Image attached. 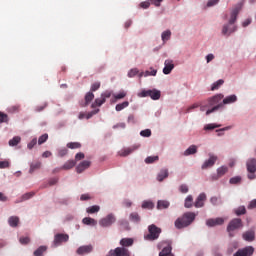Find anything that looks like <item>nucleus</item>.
I'll list each match as a JSON object with an SVG mask.
<instances>
[{"instance_id":"cd10ccee","label":"nucleus","mask_w":256,"mask_h":256,"mask_svg":"<svg viewBox=\"0 0 256 256\" xmlns=\"http://www.w3.org/2000/svg\"><path fill=\"white\" fill-rule=\"evenodd\" d=\"M82 223L84 225H90L91 227H95V225H97V220L91 217H85L83 218Z\"/></svg>"},{"instance_id":"09e8293b","label":"nucleus","mask_w":256,"mask_h":256,"mask_svg":"<svg viewBox=\"0 0 256 256\" xmlns=\"http://www.w3.org/2000/svg\"><path fill=\"white\" fill-rule=\"evenodd\" d=\"M230 129H233V126H226L224 128L216 130V133H218V137H222V135H225L223 131H229Z\"/></svg>"},{"instance_id":"0e129e2a","label":"nucleus","mask_w":256,"mask_h":256,"mask_svg":"<svg viewBox=\"0 0 256 256\" xmlns=\"http://www.w3.org/2000/svg\"><path fill=\"white\" fill-rule=\"evenodd\" d=\"M119 224L121 225V227H123V229H129V222L127 220H121Z\"/></svg>"},{"instance_id":"c9c22d12","label":"nucleus","mask_w":256,"mask_h":256,"mask_svg":"<svg viewBox=\"0 0 256 256\" xmlns=\"http://www.w3.org/2000/svg\"><path fill=\"white\" fill-rule=\"evenodd\" d=\"M184 207H186V209H191V207H193V196L192 195H188L186 197Z\"/></svg>"},{"instance_id":"f03ea898","label":"nucleus","mask_w":256,"mask_h":256,"mask_svg":"<svg viewBox=\"0 0 256 256\" xmlns=\"http://www.w3.org/2000/svg\"><path fill=\"white\" fill-rule=\"evenodd\" d=\"M237 101V96L235 94L227 96L223 99L221 103L218 105L212 107L211 109H208L206 111V115H211V113H215V111H219V109H222L223 105H230V103H235Z\"/></svg>"},{"instance_id":"8fccbe9b","label":"nucleus","mask_w":256,"mask_h":256,"mask_svg":"<svg viewBox=\"0 0 256 256\" xmlns=\"http://www.w3.org/2000/svg\"><path fill=\"white\" fill-rule=\"evenodd\" d=\"M155 207V204H153L151 201H144L142 203V209H153Z\"/></svg>"},{"instance_id":"b1692460","label":"nucleus","mask_w":256,"mask_h":256,"mask_svg":"<svg viewBox=\"0 0 256 256\" xmlns=\"http://www.w3.org/2000/svg\"><path fill=\"white\" fill-rule=\"evenodd\" d=\"M134 240L133 238H122L120 240L121 247L127 249V247H133Z\"/></svg>"},{"instance_id":"a18cd8bd","label":"nucleus","mask_w":256,"mask_h":256,"mask_svg":"<svg viewBox=\"0 0 256 256\" xmlns=\"http://www.w3.org/2000/svg\"><path fill=\"white\" fill-rule=\"evenodd\" d=\"M155 161H159V156H148L145 159V163H147V165H151V163H155Z\"/></svg>"},{"instance_id":"a211bd4d","label":"nucleus","mask_w":256,"mask_h":256,"mask_svg":"<svg viewBox=\"0 0 256 256\" xmlns=\"http://www.w3.org/2000/svg\"><path fill=\"white\" fill-rule=\"evenodd\" d=\"M165 67L163 68L164 75H169L173 69H175V65L173 64V61L166 60L164 62Z\"/></svg>"},{"instance_id":"423d86ee","label":"nucleus","mask_w":256,"mask_h":256,"mask_svg":"<svg viewBox=\"0 0 256 256\" xmlns=\"http://www.w3.org/2000/svg\"><path fill=\"white\" fill-rule=\"evenodd\" d=\"M139 97H151L153 101H157L161 99V91L153 89V90H143Z\"/></svg>"},{"instance_id":"79ce46f5","label":"nucleus","mask_w":256,"mask_h":256,"mask_svg":"<svg viewBox=\"0 0 256 256\" xmlns=\"http://www.w3.org/2000/svg\"><path fill=\"white\" fill-rule=\"evenodd\" d=\"M210 203H212V205H222L223 200H221V197L213 196L210 198Z\"/></svg>"},{"instance_id":"2f4dec72","label":"nucleus","mask_w":256,"mask_h":256,"mask_svg":"<svg viewBox=\"0 0 256 256\" xmlns=\"http://www.w3.org/2000/svg\"><path fill=\"white\" fill-rule=\"evenodd\" d=\"M8 224L10 225V227H17V225H19V217L11 216L8 219Z\"/></svg>"},{"instance_id":"f3484780","label":"nucleus","mask_w":256,"mask_h":256,"mask_svg":"<svg viewBox=\"0 0 256 256\" xmlns=\"http://www.w3.org/2000/svg\"><path fill=\"white\" fill-rule=\"evenodd\" d=\"M91 167V161L89 160H84L82 161L77 167H76V172L77 173H83L86 169H89Z\"/></svg>"},{"instance_id":"338daca9","label":"nucleus","mask_w":256,"mask_h":256,"mask_svg":"<svg viewBox=\"0 0 256 256\" xmlns=\"http://www.w3.org/2000/svg\"><path fill=\"white\" fill-rule=\"evenodd\" d=\"M9 168V161H0V169Z\"/></svg>"},{"instance_id":"473e14b6","label":"nucleus","mask_w":256,"mask_h":256,"mask_svg":"<svg viewBox=\"0 0 256 256\" xmlns=\"http://www.w3.org/2000/svg\"><path fill=\"white\" fill-rule=\"evenodd\" d=\"M101 211V207L99 205L90 206L86 209V212L90 215H93L94 213H99Z\"/></svg>"},{"instance_id":"bb28decb","label":"nucleus","mask_w":256,"mask_h":256,"mask_svg":"<svg viewBox=\"0 0 256 256\" xmlns=\"http://www.w3.org/2000/svg\"><path fill=\"white\" fill-rule=\"evenodd\" d=\"M167 177H169V170L167 169H162L158 175H157V181H163L165 179H167Z\"/></svg>"},{"instance_id":"f704fd0d","label":"nucleus","mask_w":256,"mask_h":256,"mask_svg":"<svg viewBox=\"0 0 256 256\" xmlns=\"http://www.w3.org/2000/svg\"><path fill=\"white\" fill-rule=\"evenodd\" d=\"M234 213L237 215V217L245 215L247 213V208H245V206H239L238 208L234 209Z\"/></svg>"},{"instance_id":"774afa93","label":"nucleus","mask_w":256,"mask_h":256,"mask_svg":"<svg viewBox=\"0 0 256 256\" xmlns=\"http://www.w3.org/2000/svg\"><path fill=\"white\" fill-rule=\"evenodd\" d=\"M248 209H256V199L250 201V203L248 204Z\"/></svg>"},{"instance_id":"5fc2aeb1","label":"nucleus","mask_w":256,"mask_h":256,"mask_svg":"<svg viewBox=\"0 0 256 256\" xmlns=\"http://www.w3.org/2000/svg\"><path fill=\"white\" fill-rule=\"evenodd\" d=\"M49 139V134H43L42 136L39 137L38 139V144L43 145Z\"/></svg>"},{"instance_id":"a878e982","label":"nucleus","mask_w":256,"mask_h":256,"mask_svg":"<svg viewBox=\"0 0 256 256\" xmlns=\"http://www.w3.org/2000/svg\"><path fill=\"white\" fill-rule=\"evenodd\" d=\"M136 149H137V147H135V146L122 149L119 152V155H120V157H127V155H131V153H133V151H135Z\"/></svg>"},{"instance_id":"39448f33","label":"nucleus","mask_w":256,"mask_h":256,"mask_svg":"<svg viewBox=\"0 0 256 256\" xmlns=\"http://www.w3.org/2000/svg\"><path fill=\"white\" fill-rule=\"evenodd\" d=\"M246 169L248 171V179L250 181H253V179H256V159L255 158H250L246 162Z\"/></svg>"},{"instance_id":"4c0bfd02","label":"nucleus","mask_w":256,"mask_h":256,"mask_svg":"<svg viewBox=\"0 0 256 256\" xmlns=\"http://www.w3.org/2000/svg\"><path fill=\"white\" fill-rule=\"evenodd\" d=\"M163 43H167L171 39V30H166L161 35Z\"/></svg>"},{"instance_id":"4d7b16f0","label":"nucleus","mask_w":256,"mask_h":256,"mask_svg":"<svg viewBox=\"0 0 256 256\" xmlns=\"http://www.w3.org/2000/svg\"><path fill=\"white\" fill-rule=\"evenodd\" d=\"M136 75H139V69L137 68H132L129 72H128V77L133 78Z\"/></svg>"},{"instance_id":"412c9836","label":"nucleus","mask_w":256,"mask_h":256,"mask_svg":"<svg viewBox=\"0 0 256 256\" xmlns=\"http://www.w3.org/2000/svg\"><path fill=\"white\" fill-rule=\"evenodd\" d=\"M242 237L244 241H248L251 243L252 241H255V231L253 230L246 231L242 234Z\"/></svg>"},{"instance_id":"9b49d317","label":"nucleus","mask_w":256,"mask_h":256,"mask_svg":"<svg viewBox=\"0 0 256 256\" xmlns=\"http://www.w3.org/2000/svg\"><path fill=\"white\" fill-rule=\"evenodd\" d=\"M117 219L115 218V215L108 214L106 217L102 218L99 221L100 227H111L113 223H115Z\"/></svg>"},{"instance_id":"49530a36","label":"nucleus","mask_w":256,"mask_h":256,"mask_svg":"<svg viewBox=\"0 0 256 256\" xmlns=\"http://www.w3.org/2000/svg\"><path fill=\"white\" fill-rule=\"evenodd\" d=\"M68 149H81V143L79 142H69L67 144Z\"/></svg>"},{"instance_id":"c03bdc74","label":"nucleus","mask_w":256,"mask_h":256,"mask_svg":"<svg viewBox=\"0 0 256 256\" xmlns=\"http://www.w3.org/2000/svg\"><path fill=\"white\" fill-rule=\"evenodd\" d=\"M130 221H133L134 223H139L141 221V217L137 212H133L130 214Z\"/></svg>"},{"instance_id":"3c124183","label":"nucleus","mask_w":256,"mask_h":256,"mask_svg":"<svg viewBox=\"0 0 256 256\" xmlns=\"http://www.w3.org/2000/svg\"><path fill=\"white\" fill-rule=\"evenodd\" d=\"M0 123H9V116L3 112H0Z\"/></svg>"},{"instance_id":"e433bc0d","label":"nucleus","mask_w":256,"mask_h":256,"mask_svg":"<svg viewBox=\"0 0 256 256\" xmlns=\"http://www.w3.org/2000/svg\"><path fill=\"white\" fill-rule=\"evenodd\" d=\"M35 195V192H28L24 195H22L20 200H17L16 203H21L23 201H27L28 199H31Z\"/></svg>"},{"instance_id":"6e6552de","label":"nucleus","mask_w":256,"mask_h":256,"mask_svg":"<svg viewBox=\"0 0 256 256\" xmlns=\"http://www.w3.org/2000/svg\"><path fill=\"white\" fill-rule=\"evenodd\" d=\"M112 95L113 92L106 90L104 93L101 94L100 98L95 99L94 103L92 104V107H101V105H103V103H105V101H107V99H109Z\"/></svg>"},{"instance_id":"e2e57ef3","label":"nucleus","mask_w":256,"mask_h":256,"mask_svg":"<svg viewBox=\"0 0 256 256\" xmlns=\"http://www.w3.org/2000/svg\"><path fill=\"white\" fill-rule=\"evenodd\" d=\"M37 145V138H34L31 140V142L28 143L27 148L28 149H33Z\"/></svg>"},{"instance_id":"393cba45","label":"nucleus","mask_w":256,"mask_h":256,"mask_svg":"<svg viewBox=\"0 0 256 256\" xmlns=\"http://www.w3.org/2000/svg\"><path fill=\"white\" fill-rule=\"evenodd\" d=\"M93 99H95V94H93V92L86 93L85 102L80 104L81 107H87V105H89Z\"/></svg>"},{"instance_id":"37998d69","label":"nucleus","mask_w":256,"mask_h":256,"mask_svg":"<svg viewBox=\"0 0 256 256\" xmlns=\"http://www.w3.org/2000/svg\"><path fill=\"white\" fill-rule=\"evenodd\" d=\"M37 169H41V162H34L30 165L29 173H33L37 171Z\"/></svg>"},{"instance_id":"7ed1b4c3","label":"nucleus","mask_w":256,"mask_h":256,"mask_svg":"<svg viewBox=\"0 0 256 256\" xmlns=\"http://www.w3.org/2000/svg\"><path fill=\"white\" fill-rule=\"evenodd\" d=\"M157 249L160 251L159 256H175V254H173L172 252L173 247L171 246V242L169 241H162L158 243Z\"/></svg>"},{"instance_id":"72a5a7b5","label":"nucleus","mask_w":256,"mask_h":256,"mask_svg":"<svg viewBox=\"0 0 256 256\" xmlns=\"http://www.w3.org/2000/svg\"><path fill=\"white\" fill-rule=\"evenodd\" d=\"M21 143V136H15L11 140H9L10 147H17Z\"/></svg>"},{"instance_id":"a19ab883","label":"nucleus","mask_w":256,"mask_h":256,"mask_svg":"<svg viewBox=\"0 0 256 256\" xmlns=\"http://www.w3.org/2000/svg\"><path fill=\"white\" fill-rule=\"evenodd\" d=\"M223 83H225V81L223 79H220V80L214 82L212 84L211 91H217V89H219V87H221V85H223Z\"/></svg>"},{"instance_id":"2eb2a0df","label":"nucleus","mask_w":256,"mask_h":256,"mask_svg":"<svg viewBox=\"0 0 256 256\" xmlns=\"http://www.w3.org/2000/svg\"><path fill=\"white\" fill-rule=\"evenodd\" d=\"M225 219L223 218H210L206 221L207 227H217V225H223Z\"/></svg>"},{"instance_id":"de8ad7c7","label":"nucleus","mask_w":256,"mask_h":256,"mask_svg":"<svg viewBox=\"0 0 256 256\" xmlns=\"http://www.w3.org/2000/svg\"><path fill=\"white\" fill-rule=\"evenodd\" d=\"M19 109H21V106L16 104V105H13V106H9L8 107V113H17L19 112Z\"/></svg>"},{"instance_id":"1a4fd4ad","label":"nucleus","mask_w":256,"mask_h":256,"mask_svg":"<svg viewBox=\"0 0 256 256\" xmlns=\"http://www.w3.org/2000/svg\"><path fill=\"white\" fill-rule=\"evenodd\" d=\"M241 227H243V220H241V218H234L229 222L227 231L228 233H232V231H237V229H241Z\"/></svg>"},{"instance_id":"5701e85b","label":"nucleus","mask_w":256,"mask_h":256,"mask_svg":"<svg viewBox=\"0 0 256 256\" xmlns=\"http://www.w3.org/2000/svg\"><path fill=\"white\" fill-rule=\"evenodd\" d=\"M235 31H237V26L229 28V25L226 24L222 28V35H224L225 37H229V35H231V33H235Z\"/></svg>"},{"instance_id":"bf43d9fd","label":"nucleus","mask_w":256,"mask_h":256,"mask_svg":"<svg viewBox=\"0 0 256 256\" xmlns=\"http://www.w3.org/2000/svg\"><path fill=\"white\" fill-rule=\"evenodd\" d=\"M179 191L180 193H189V187L187 186V184H182L179 187Z\"/></svg>"},{"instance_id":"7c9ffc66","label":"nucleus","mask_w":256,"mask_h":256,"mask_svg":"<svg viewBox=\"0 0 256 256\" xmlns=\"http://www.w3.org/2000/svg\"><path fill=\"white\" fill-rule=\"evenodd\" d=\"M195 153H197V146L191 145L188 149L185 150L184 155L187 157L189 155H195Z\"/></svg>"},{"instance_id":"4be33fe9","label":"nucleus","mask_w":256,"mask_h":256,"mask_svg":"<svg viewBox=\"0 0 256 256\" xmlns=\"http://www.w3.org/2000/svg\"><path fill=\"white\" fill-rule=\"evenodd\" d=\"M228 171L229 168H227V166H221L220 168L217 169V176L212 177L213 181H217V179L223 177V175H225Z\"/></svg>"},{"instance_id":"20e7f679","label":"nucleus","mask_w":256,"mask_h":256,"mask_svg":"<svg viewBox=\"0 0 256 256\" xmlns=\"http://www.w3.org/2000/svg\"><path fill=\"white\" fill-rule=\"evenodd\" d=\"M148 231L149 233L144 236L146 241H156V239H159V236L161 235V228L152 224L148 227Z\"/></svg>"},{"instance_id":"4468645a","label":"nucleus","mask_w":256,"mask_h":256,"mask_svg":"<svg viewBox=\"0 0 256 256\" xmlns=\"http://www.w3.org/2000/svg\"><path fill=\"white\" fill-rule=\"evenodd\" d=\"M215 163H217V156L210 155L209 159L202 164L201 169H211Z\"/></svg>"},{"instance_id":"6ab92c4d","label":"nucleus","mask_w":256,"mask_h":256,"mask_svg":"<svg viewBox=\"0 0 256 256\" xmlns=\"http://www.w3.org/2000/svg\"><path fill=\"white\" fill-rule=\"evenodd\" d=\"M93 251V245L80 246L76 253L77 255H86L87 253H91Z\"/></svg>"},{"instance_id":"58836bf2","label":"nucleus","mask_w":256,"mask_h":256,"mask_svg":"<svg viewBox=\"0 0 256 256\" xmlns=\"http://www.w3.org/2000/svg\"><path fill=\"white\" fill-rule=\"evenodd\" d=\"M241 181H242L241 176H235V177L230 178L229 184L230 185H240Z\"/></svg>"},{"instance_id":"13d9d810","label":"nucleus","mask_w":256,"mask_h":256,"mask_svg":"<svg viewBox=\"0 0 256 256\" xmlns=\"http://www.w3.org/2000/svg\"><path fill=\"white\" fill-rule=\"evenodd\" d=\"M141 137H151V129H145L140 132Z\"/></svg>"},{"instance_id":"864d4df0","label":"nucleus","mask_w":256,"mask_h":256,"mask_svg":"<svg viewBox=\"0 0 256 256\" xmlns=\"http://www.w3.org/2000/svg\"><path fill=\"white\" fill-rule=\"evenodd\" d=\"M125 97H127V93L125 91H122L118 94H114V99L116 101H119V99H125Z\"/></svg>"},{"instance_id":"f8f14e48","label":"nucleus","mask_w":256,"mask_h":256,"mask_svg":"<svg viewBox=\"0 0 256 256\" xmlns=\"http://www.w3.org/2000/svg\"><path fill=\"white\" fill-rule=\"evenodd\" d=\"M255 253V248L253 246H246L242 249H238L233 256H252Z\"/></svg>"},{"instance_id":"c756f323","label":"nucleus","mask_w":256,"mask_h":256,"mask_svg":"<svg viewBox=\"0 0 256 256\" xmlns=\"http://www.w3.org/2000/svg\"><path fill=\"white\" fill-rule=\"evenodd\" d=\"M169 201L167 200H159L157 202V209H169Z\"/></svg>"},{"instance_id":"052dcab7","label":"nucleus","mask_w":256,"mask_h":256,"mask_svg":"<svg viewBox=\"0 0 256 256\" xmlns=\"http://www.w3.org/2000/svg\"><path fill=\"white\" fill-rule=\"evenodd\" d=\"M101 87V82H95L91 85V91L95 92L98 91V89Z\"/></svg>"},{"instance_id":"ddd939ff","label":"nucleus","mask_w":256,"mask_h":256,"mask_svg":"<svg viewBox=\"0 0 256 256\" xmlns=\"http://www.w3.org/2000/svg\"><path fill=\"white\" fill-rule=\"evenodd\" d=\"M223 94H216L215 96L208 99V107H217L219 103H222Z\"/></svg>"},{"instance_id":"6e6d98bb","label":"nucleus","mask_w":256,"mask_h":256,"mask_svg":"<svg viewBox=\"0 0 256 256\" xmlns=\"http://www.w3.org/2000/svg\"><path fill=\"white\" fill-rule=\"evenodd\" d=\"M19 243H21V245H29V243H31V238H29V237H20Z\"/></svg>"},{"instance_id":"dca6fc26","label":"nucleus","mask_w":256,"mask_h":256,"mask_svg":"<svg viewBox=\"0 0 256 256\" xmlns=\"http://www.w3.org/2000/svg\"><path fill=\"white\" fill-rule=\"evenodd\" d=\"M207 200V195L205 193H201L195 203H194V206L196 207V209H199L201 207H203L205 205V201Z\"/></svg>"},{"instance_id":"69168bd1","label":"nucleus","mask_w":256,"mask_h":256,"mask_svg":"<svg viewBox=\"0 0 256 256\" xmlns=\"http://www.w3.org/2000/svg\"><path fill=\"white\" fill-rule=\"evenodd\" d=\"M81 159H85V154L83 152H79L75 155L76 161H81Z\"/></svg>"},{"instance_id":"9d476101","label":"nucleus","mask_w":256,"mask_h":256,"mask_svg":"<svg viewBox=\"0 0 256 256\" xmlns=\"http://www.w3.org/2000/svg\"><path fill=\"white\" fill-rule=\"evenodd\" d=\"M69 241V234L58 233L54 236L53 246L59 247L62 243Z\"/></svg>"},{"instance_id":"f257e3e1","label":"nucleus","mask_w":256,"mask_h":256,"mask_svg":"<svg viewBox=\"0 0 256 256\" xmlns=\"http://www.w3.org/2000/svg\"><path fill=\"white\" fill-rule=\"evenodd\" d=\"M195 215L194 212H186L181 217L176 219L175 221V227L176 229H185V227H189L193 221H195Z\"/></svg>"},{"instance_id":"603ef678","label":"nucleus","mask_w":256,"mask_h":256,"mask_svg":"<svg viewBox=\"0 0 256 256\" xmlns=\"http://www.w3.org/2000/svg\"><path fill=\"white\" fill-rule=\"evenodd\" d=\"M218 127H221V124H208L204 127L205 131H211L213 129H218Z\"/></svg>"},{"instance_id":"aec40b11","label":"nucleus","mask_w":256,"mask_h":256,"mask_svg":"<svg viewBox=\"0 0 256 256\" xmlns=\"http://www.w3.org/2000/svg\"><path fill=\"white\" fill-rule=\"evenodd\" d=\"M241 11V8L236 7L231 11V16L229 19V25L235 24V21H237V17L239 15V12Z\"/></svg>"},{"instance_id":"c85d7f7f","label":"nucleus","mask_w":256,"mask_h":256,"mask_svg":"<svg viewBox=\"0 0 256 256\" xmlns=\"http://www.w3.org/2000/svg\"><path fill=\"white\" fill-rule=\"evenodd\" d=\"M75 165H77V162H75V160H68L67 162H65V164L62 166V169L64 171H69V169H73V167H75Z\"/></svg>"},{"instance_id":"680f3d73","label":"nucleus","mask_w":256,"mask_h":256,"mask_svg":"<svg viewBox=\"0 0 256 256\" xmlns=\"http://www.w3.org/2000/svg\"><path fill=\"white\" fill-rule=\"evenodd\" d=\"M155 75H157V70H152V71L147 70L144 72V77H149V76L155 77Z\"/></svg>"},{"instance_id":"ea45409f","label":"nucleus","mask_w":256,"mask_h":256,"mask_svg":"<svg viewBox=\"0 0 256 256\" xmlns=\"http://www.w3.org/2000/svg\"><path fill=\"white\" fill-rule=\"evenodd\" d=\"M126 107H129V101H124L120 104H117L115 107L116 111H123V109H126Z\"/></svg>"},{"instance_id":"0eeeda50","label":"nucleus","mask_w":256,"mask_h":256,"mask_svg":"<svg viewBox=\"0 0 256 256\" xmlns=\"http://www.w3.org/2000/svg\"><path fill=\"white\" fill-rule=\"evenodd\" d=\"M106 256H131V251L125 247H117L110 250Z\"/></svg>"}]
</instances>
